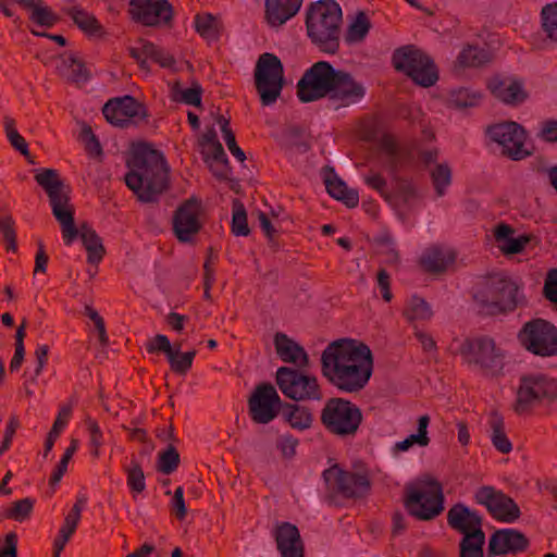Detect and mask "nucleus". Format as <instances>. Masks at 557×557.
Wrapping results in <instances>:
<instances>
[{
	"label": "nucleus",
	"instance_id": "603ef678",
	"mask_svg": "<svg viewBox=\"0 0 557 557\" xmlns=\"http://www.w3.org/2000/svg\"><path fill=\"white\" fill-rule=\"evenodd\" d=\"M34 500L26 497L14 502L12 507L5 512V517L15 521L26 520L33 510Z\"/></svg>",
	"mask_w": 557,
	"mask_h": 557
},
{
	"label": "nucleus",
	"instance_id": "864d4df0",
	"mask_svg": "<svg viewBox=\"0 0 557 557\" xmlns=\"http://www.w3.org/2000/svg\"><path fill=\"white\" fill-rule=\"evenodd\" d=\"M0 231L7 244V250L15 252L17 250L16 233L14 228V221L11 215L0 216Z\"/></svg>",
	"mask_w": 557,
	"mask_h": 557
},
{
	"label": "nucleus",
	"instance_id": "6e6552de",
	"mask_svg": "<svg viewBox=\"0 0 557 557\" xmlns=\"http://www.w3.org/2000/svg\"><path fill=\"white\" fill-rule=\"evenodd\" d=\"M326 485L325 500L336 505L337 495L344 498H361L371 490V480L367 470L347 471L337 463L325 469L322 473Z\"/></svg>",
	"mask_w": 557,
	"mask_h": 557
},
{
	"label": "nucleus",
	"instance_id": "09e8293b",
	"mask_svg": "<svg viewBox=\"0 0 557 557\" xmlns=\"http://www.w3.org/2000/svg\"><path fill=\"white\" fill-rule=\"evenodd\" d=\"M480 99V95L471 92L467 88H460L451 92L449 102L455 108L465 109L476 106Z\"/></svg>",
	"mask_w": 557,
	"mask_h": 557
},
{
	"label": "nucleus",
	"instance_id": "4be33fe9",
	"mask_svg": "<svg viewBox=\"0 0 557 557\" xmlns=\"http://www.w3.org/2000/svg\"><path fill=\"white\" fill-rule=\"evenodd\" d=\"M487 88L499 101L517 106L528 98L523 82L515 76L494 75L487 81Z\"/></svg>",
	"mask_w": 557,
	"mask_h": 557
},
{
	"label": "nucleus",
	"instance_id": "2eb2a0df",
	"mask_svg": "<svg viewBox=\"0 0 557 557\" xmlns=\"http://www.w3.org/2000/svg\"><path fill=\"white\" fill-rule=\"evenodd\" d=\"M490 139L502 147V154L519 161L531 154L524 147L527 134L516 122H502L486 128Z\"/></svg>",
	"mask_w": 557,
	"mask_h": 557
},
{
	"label": "nucleus",
	"instance_id": "de8ad7c7",
	"mask_svg": "<svg viewBox=\"0 0 557 557\" xmlns=\"http://www.w3.org/2000/svg\"><path fill=\"white\" fill-rule=\"evenodd\" d=\"M127 474V485L133 493L139 494L145 491V474L138 461L132 460L131 466L125 469Z\"/></svg>",
	"mask_w": 557,
	"mask_h": 557
},
{
	"label": "nucleus",
	"instance_id": "13d9d810",
	"mask_svg": "<svg viewBox=\"0 0 557 557\" xmlns=\"http://www.w3.org/2000/svg\"><path fill=\"white\" fill-rule=\"evenodd\" d=\"M201 95H202V87L199 83L194 82L191 84V87L182 90L180 101L195 107H201Z\"/></svg>",
	"mask_w": 557,
	"mask_h": 557
},
{
	"label": "nucleus",
	"instance_id": "774afa93",
	"mask_svg": "<svg viewBox=\"0 0 557 557\" xmlns=\"http://www.w3.org/2000/svg\"><path fill=\"white\" fill-rule=\"evenodd\" d=\"M540 137L547 143L557 141V120H548L543 123Z\"/></svg>",
	"mask_w": 557,
	"mask_h": 557
},
{
	"label": "nucleus",
	"instance_id": "e433bc0d",
	"mask_svg": "<svg viewBox=\"0 0 557 557\" xmlns=\"http://www.w3.org/2000/svg\"><path fill=\"white\" fill-rule=\"evenodd\" d=\"M485 534H467L459 542V557H484Z\"/></svg>",
	"mask_w": 557,
	"mask_h": 557
},
{
	"label": "nucleus",
	"instance_id": "bb28decb",
	"mask_svg": "<svg viewBox=\"0 0 557 557\" xmlns=\"http://www.w3.org/2000/svg\"><path fill=\"white\" fill-rule=\"evenodd\" d=\"M274 346L277 356L283 362L294 363L298 368L309 367V357L304 347L289 338L284 333H276L274 336Z\"/></svg>",
	"mask_w": 557,
	"mask_h": 557
},
{
	"label": "nucleus",
	"instance_id": "3c124183",
	"mask_svg": "<svg viewBox=\"0 0 557 557\" xmlns=\"http://www.w3.org/2000/svg\"><path fill=\"white\" fill-rule=\"evenodd\" d=\"M5 133L10 144L20 151L24 157L29 156L28 145L23 136L18 134L14 126V120L5 117L4 121Z\"/></svg>",
	"mask_w": 557,
	"mask_h": 557
},
{
	"label": "nucleus",
	"instance_id": "c03bdc74",
	"mask_svg": "<svg viewBox=\"0 0 557 557\" xmlns=\"http://www.w3.org/2000/svg\"><path fill=\"white\" fill-rule=\"evenodd\" d=\"M180 466V454L173 445L159 454L157 470L163 474L173 473Z\"/></svg>",
	"mask_w": 557,
	"mask_h": 557
},
{
	"label": "nucleus",
	"instance_id": "a18cd8bd",
	"mask_svg": "<svg viewBox=\"0 0 557 557\" xmlns=\"http://www.w3.org/2000/svg\"><path fill=\"white\" fill-rule=\"evenodd\" d=\"M370 27L371 24L366 13L359 12L347 30L346 40L348 42L361 41L369 33Z\"/></svg>",
	"mask_w": 557,
	"mask_h": 557
},
{
	"label": "nucleus",
	"instance_id": "6ab92c4d",
	"mask_svg": "<svg viewBox=\"0 0 557 557\" xmlns=\"http://www.w3.org/2000/svg\"><path fill=\"white\" fill-rule=\"evenodd\" d=\"M128 12L132 20L150 27L171 25L174 15L168 0H131Z\"/></svg>",
	"mask_w": 557,
	"mask_h": 557
},
{
	"label": "nucleus",
	"instance_id": "b1692460",
	"mask_svg": "<svg viewBox=\"0 0 557 557\" xmlns=\"http://www.w3.org/2000/svg\"><path fill=\"white\" fill-rule=\"evenodd\" d=\"M447 523L453 530L462 534V536L475 532H480V535L485 534L482 529V517L462 503H457L449 508Z\"/></svg>",
	"mask_w": 557,
	"mask_h": 557
},
{
	"label": "nucleus",
	"instance_id": "e2e57ef3",
	"mask_svg": "<svg viewBox=\"0 0 557 557\" xmlns=\"http://www.w3.org/2000/svg\"><path fill=\"white\" fill-rule=\"evenodd\" d=\"M218 140L216 131L214 127L208 128L199 139V146L201 147V154L206 162L209 161V152L207 149L215 147Z\"/></svg>",
	"mask_w": 557,
	"mask_h": 557
},
{
	"label": "nucleus",
	"instance_id": "58836bf2",
	"mask_svg": "<svg viewBox=\"0 0 557 557\" xmlns=\"http://www.w3.org/2000/svg\"><path fill=\"white\" fill-rule=\"evenodd\" d=\"M432 314L433 313L429 304L424 299L417 296H412L410 298L404 310V315L408 321L411 322L430 320Z\"/></svg>",
	"mask_w": 557,
	"mask_h": 557
},
{
	"label": "nucleus",
	"instance_id": "412c9836",
	"mask_svg": "<svg viewBox=\"0 0 557 557\" xmlns=\"http://www.w3.org/2000/svg\"><path fill=\"white\" fill-rule=\"evenodd\" d=\"M528 537L516 529L495 531L488 540L487 557H498L506 554H518L529 547Z\"/></svg>",
	"mask_w": 557,
	"mask_h": 557
},
{
	"label": "nucleus",
	"instance_id": "338daca9",
	"mask_svg": "<svg viewBox=\"0 0 557 557\" xmlns=\"http://www.w3.org/2000/svg\"><path fill=\"white\" fill-rule=\"evenodd\" d=\"M0 557H17V536L14 532L5 535L4 546L0 548Z\"/></svg>",
	"mask_w": 557,
	"mask_h": 557
},
{
	"label": "nucleus",
	"instance_id": "5fc2aeb1",
	"mask_svg": "<svg viewBox=\"0 0 557 557\" xmlns=\"http://www.w3.org/2000/svg\"><path fill=\"white\" fill-rule=\"evenodd\" d=\"M364 183L372 189L376 190L385 200L389 201V195L386 190L387 188V181L385 177L374 171L370 170L364 176H363Z\"/></svg>",
	"mask_w": 557,
	"mask_h": 557
},
{
	"label": "nucleus",
	"instance_id": "39448f33",
	"mask_svg": "<svg viewBox=\"0 0 557 557\" xmlns=\"http://www.w3.org/2000/svg\"><path fill=\"white\" fill-rule=\"evenodd\" d=\"M342 22V9L334 0L311 3L306 14L308 37L320 51L335 54L339 50Z\"/></svg>",
	"mask_w": 557,
	"mask_h": 557
},
{
	"label": "nucleus",
	"instance_id": "4c0bfd02",
	"mask_svg": "<svg viewBox=\"0 0 557 557\" xmlns=\"http://www.w3.org/2000/svg\"><path fill=\"white\" fill-rule=\"evenodd\" d=\"M195 356V349L186 352H181V344H175L174 349L168 357L171 370L177 374H186L187 371L193 366Z\"/></svg>",
	"mask_w": 557,
	"mask_h": 557
},
{
	"label": "nucleus",
	"instance_id": "dca6fc26",
	"mask_svg": "<svg viewBox=\"0 0 557 557\" xmlns=\"http://www.w3.org/2000/svg\"><path fill=\"white\" fill-rule=\"evenodd\" d=\"M284 403L270 383L258 384L248 399L251 420L257 424H268L281 412Z\"/></svg>",
	"mask_w": 557,
	"mask_h": 557
},
{
	"label": "nucleus",
	"instance_id": "5701e85b",
	"mask_svg": "<svg viewBox=\"0 0 557 557\" xmlns=\"http://www.w3.org/2000/svg\"><path fill=\"white\" fill-rule=\"evenodd\" d=\"M273 536L281 557H305V545L295 524L290 522L277 523Z\"/></svg>",
	"mask_w": 557,
	"mask_h": 557
},
{
	"label": "nucleus",
	"instance_id": "9b49d317",
	"mask_svg": "<svg viewBox=\"0 0 557 557\" xmlns=\"http://www.w3.org/2000/svg\"><path fill=\"white\" fill-rule=\"evenodd\" d=\"M557 398V381L544 374H529L520 379L515 411L529 414L534 407Z\"/></svg>",
	"mask_w": 557,
	"mask_h": 557
},
{
	"label": "nucleus",
	"instance_id": "1a4fd4ad",
	"mask_svg": "<svg viewBox=\"0 0 557 557\" xmlns=\"http://www.w3.org/2000/svg\"><path fill=\"white\" fill-rule=\"evenodd\" d=\"M362 419L361 409L350 400L341 397L327 399L320 416L324 429L342 438L355 436Z\"/></svg>",
	"mask_w": 557,
	"mask_h": 557
},
{
	"label": "nucleus",
	"instance_id": "4d7b16f0",
	"mask_svg": "<svg viewBox=\"0 0 557 557\" xmlns=\"http://www.w3.org/2000/svg\"><path fill=\"white\" fill-rule=\"evenodd\" d=\"M146 349L149 354L164 352L168 358L174 347H172L169 338L165 335L157 334L154 337L147 342Z\"/></svg>",
	"mask_w": 557,
	"mask_h": 557
},
{
	"label": "nucleus",
	"instance_id": "a878e982",
	"mask_svg": "<svg viewBox=\"0 0 557 557\" xmlns=\"http://www.w3.org/2000/svg\"><path fill=\"white\" fill-rule=\"evenodd\" d=\"M516 230L506 223H499L494 228V238L497 247L505 256L521 253L531 242V235L515 237Z\"/></svg>",
	"mask_w": 557,
	"mask_h": 557
},
{
	"label": "nucleus",
	"instance_id": "f704fd0d",
	"mask_svg": "<svg viewBox=\"0 0 557 557\" xmlns=\"http://www.w3.org/2000/svg\"><path fill=\"white\" fill-rule=\"evenodd\" d=\"M490 62V53L478 46L465 47L457 58V63L461 67H479Z\"/></svg>",
	"mask_w": 557,
	"mask_h": 557
},
{
	"label": "nucleus",
	"instance_id": "a19ab883",
	"mask_svg": "<svg viewBox=\"0 0 557 557\" xmlns=\"http://www.w3.org/2000/svg\"><path fill=\"white\" fill-rule=\"evenodd\" d=\"M541 22L547 38L557 44V2L542 8Z\"/></svg>",
	"mask_w": 557,
	"mask_h": 557
},
{
	"label": "nucleus",
	"instance_id": "72a5a7b5",
	"mask_svg": "<svg viewBox=\"0 0 557 557\" xmlns=\"http://www.w3.org/2000/svg\"><path fill=\"white\" fill-rule=\"evenodd\" d=\"M491 428V442L496 450L502 454H509L512 450V444L505 432V422L502 414L492 411L488 421Z\"/></svg>",
	"mask_w": 557,
	"mask_h": 557
},
{
	"label": "nucleus",
	"instance_id": "0eeeda50",
	"mask_svg": "<svg viewBox=\"0 0 557 557\" xmlns=\"http://www.w3.org/2000/svg\"><path fill=\"white\" fill-rule=\"evenodd\" d=\"M474 300L488 314L513 311L522 301L519 286L505 274L496 273L484 278Z\"/></svg>",
	"mask_w": 557,
	"mask_h": 557
},
{
	"label": "nucleus",
	"instance_id": "052dcab7",
	"mask_svg": "<svg viewBox=\"0 0 557 557\" xmlns=\"http://www.w3.org/2000/svg\"><path fill=\"white\" fill-rule=\"evenodd\" d=\"M171 511L174 513L176 519L184 520L187 515V509L184 500V491L182 486H178L171 500Z\"/></svg>",
	"mask_w": 557,
	"mask_h": 557
},
{
	"label": "nucleus",
	"instance_id": "cd10ccee",
	"mask_svg": "<svg viewBox=\"0 0 557 557\" xmlns=\"http://www.w3.org/2000/svg\"><path fill=\"white\" fill-rule=\"evenodd\" d=\"M302 0H265V20L272 27H280L297 14Z\"/></svg>",
	"mask_w": 557,
	"mask_h": 557
},
{
	"label": "nucleus",
	"instance_id": "0e129e2a",
	"mask_svg": "<svg viewBox=\"0 0 557 557\" xmlns=\"http://www.w3.org/2000/svg\"><path fill=\"white\" fill-rule=\"evenodd\" d=\"M302 131L298 127H290L285 133L286 145L288 148L296 147L298 150L307 151L309 146L301 140Z\"/></svg>",
	"mask_w": 557,
	"mask_h": 557
},
{
	"label": "nucleus",
	"instance_id": "79ce46f5",
	"mask_svg": "<svg viewBox=\"0 0 557 557\" xmlns=\"http://www.w3.org/2000/svg\"><path fill=\"white\" fill-rule=\"evenodd\" d=\"M435 193L438 197L445 195L451 184V169L447 163H440L430 173Z\"/></svg>",
	"mask_w": 557,
	"mask_h": 557
},
{
	"label": "nucleus",
	"instance_id": "c9c22d12",
	"mask_svg": "<svg viewBox=\"0 0 557 557\" xmlns=\"http://www.w3.org/2000/svg\"><path fill=\"white\" fill-rule=\"evenodd\" d=\"M406 75L422 87H431L438 81V71L434 62L425 66L416 64Z\"/></svg>",
	"mask_w": 557,
	"mask_h": 557
},
{
	"label": "nucleus",
	"instance_id": "c85d7f7f",
	"mask_svg": "<svg viewBox=\"0 0 557 557\" xmlns=\"http://www.w3.org/2000/svg\"><path fill=\"white\" fill-rule=\"evenodd\" d=\"M431 62H433V60L413 45L397 48L392 55L394 69L404 74L413 70L416 64L425 66V64H431Z\"/></svg>",
	"mask_w": 557,
	"mask_h": 557
},
{
	"label": "nucleus",
	"instance_id": "2f4dec72",
	"mask_svg": "<svg viewBox=\"0 0 557 557\" xmlns=\"http://www.w3.org/2000/svg\"><path fill=\"white\" fill-rule=\"evenodd\" d=\"M282 413L286 422L296 430H307L313 422V413L310 408L299 404L284 403Z\"/></svg>",
	"mask_w": 557,
	"mask_h": 557
},
{
	"label": "nucleus",
	"instance_id": "6e6d98bb",
	"mask_svg": "<svg viewBox=\"0 0 557 557\" xmlns=\"http://www.w3.org/2000/svg\"><path fill=\"white\" fill-rule=\"evenodd\" d=\"M430 423V417L428 414H423L418 420V433L411 434L407 438L410 444L413 446L414 444L419 446H428L430 443V437L428 436V426Z\"/></svg>",
	"mask_w": 557,
	"mask_h": 557
},
{
	"label": "nucleus",
	"instance_id": "680f3d73",
	"mask_svg": "<svg viewBox=\"0 0 557 557\" xmlns=\"http://www.w3.org/2000/svg\"><path fill=\"white\" fill-rule=\"evenodd\" d=\"M543 293L546 299L557 305V269H553L547 273Z\"/></svg>",
	"mask_w": 557,
	"mask_h": 557
},
{
	"label": "nucleus",
	"instance_id": "49530a36",
	"mask_svg": "<svg viewBox=\"0 0 557 557\" xmlns=\"http://www.w3.org/2000/svg\"><path fill=\"white\" fill-rule=\"evenodd\" d=\"M195 27L197 33L203 38L215 39L218 37L216 20L210 13L197 14L195 16Z\"/></svg>",
	"mask_w": 557,
	"mask_h": 557
},
{
	"label": "nucleus",
	"instance_id": "473e14b6",
	"mask_svg": "<svg viewBox=\"0 0 557 557\" xmlns=\"http://www.w3.org/2000/svg\"><path fill=\"white\" fill-rule=\"evenodd\" d=\"M65 13L73 20L75 25L85 34L97 37H101L104 35L103 27L100 25L98 20L85 10L78 7H73L66 9Z\"/></svg>",
	"mask_w": 557,
	"mask_h": 557
},
{
	"label": "nucleus",
	"instance_id": "393cba45",
	"mask_svg": "<svg viewBox=\"0 0 557 557\" xmlns=\"http://www.w3.org/2000/svg\"><path fill=\"white\" fill-rule=\"evenodd\" d=\"M323 182L329 195L344 202L348 208H355L359 203V195L355 189H348L346 183L335 173L334 168L325 165L322 169Z\"/></svg>",
	"mask_w": 557,
	"mask_h": 557
},
{
	"label": "nucleus",
	"instance_id": "c756f323",
	"mask_svg": "<svg viewBox=\"0 0 557 557\" xmlns=\"http://www.w3.org/2000/svg\"><path fill=\"white\" fill-rule=\"evenodd\" d=\"M456 260V253L440 246L428 248L420 258V264L428 273L440 274L447 270Z\"/></svg>",
	"mask_w": 557,
	"mask_h": 557
},
{
	"label": "nucleus",
	"instance_id": "f8f14e48",
	"mask_svg": "<svg viewBox=\"0 0 557 557\" xmlns=\"http://www.w3.org/2000/svg\"><path fill=\"white\" fill-rule=\"evenodd\" d=\"M255 85L262 106H271L281 96L284 86V67L273 53H262L255 67Z\"/></svg>",
	"mask_w": 557,
	"mask_h": 557
},
{
	"label": "nucleus",
	"instance_id": "4468645a",
	"mask_svg": "<svg viewBox=\"0 0 557 557\" xmlns=\"http://www.w3.org/2000/svg\"><path fill=\"white\" fill-rule=\"evenodd\" d=\"M520 345L539 357L557 355V327L547 320L532 319L525 322L517 335Z\"/></svg>",
	"mask_w": 557,
	"mask_h": 557
},
{
	"label": "nucleus",
	"instance_id": "9d476101",
	"mask_svg": "<svg viewBox=\"0 0 557 557\" xmlns=\"http://www.w3.org/2000/svg\"><path fill=\"white\" fill-rule=\"evenodd\" d=\"M302 368L281 367L275 381L284 396L299 401H321L323 392L315 375L301 371Z\"/></svg>",
	"mask_w": 557,
	"mask_h": 557
},
{
	"label": "nucleus",
	"instance_id": "ea45409f",
	"mask_svg": "<svg viewBox=\"0 0 557 557\" xmlns=\"http://www.w3.org/2000/svg\"><path fill=\"white\" fill-rule=\"evenodd\" d=\"M380 148L387 156L389 171L396 173L400 163V149L394 136L384 134L380 139Z\"/></svg>",
	"mask_w": 557,
	"mask_h": 557
},
{
	"label": "nucleus",
	"instance_id": "ddd939ff",
	"mask_svg": "<svg viewBox=\"0 0 557 557\" xmlns=\"http://www.w3.org/2000/svg\"><path fill=\"white\" fill-rule=\"evenodd\" d=\"M459 352L467 363L479 367L485 375H497L504 367V355L488 336L466 338Z\"/></svg>",
	"mask_w": 557,
	"mask_h": 557
},
{
	"label": "nucleus",
	"instance_id": "8fccbe9b",
	"mask_svg": "<svg viewBox=\"0 0 557 557\" xmlns=\"http://www.w3.org/2000/svg\"><path fill=\"white\" fill-rule=\"evenodd\" d=\"M143 53L145 57L159 63L162 67H171L175 64V60L171 54L166 53L152 42H146L143 46Z\"/></svg>",
	"mask_w": 557,
	"mask_h": 557
},
{
	"label": "nucleus",
	"instance_id": "7c9ffc66",
	"mask_svg": "<svg viewBox=\"0 0 557 557\" xmlns=\"http://www.w3.org/2000/svg\"><path fill=\"white\" fill-rule=\"evenodd\" d=\"M57 72L61 77L72 83H85L89 79V73L84 62L73 54L59 58Z\"/></svg>",
	"mask_w": 557,
	"mask_h": 557
},
{
	"label": "nucleus",
	"instance_id": "f03ea898",
	"mask_svg": "<svg viewBox=\"0 0 557 557\" xmlns=\"http://www.w3.org/2000/svg\"><path fill=\"white\" fill-rule=\"evenodd\" d=\"M35 181L48 195L52 214L60 223L65 245H71L78 236L87 251V261L98 264L106 255L102 239L96 231L87 224L76 227L74 221L75 209L71 203V188L60 178L57 170L45 169L35 175Z\"/></svg>",
	"mask_w": 557,
	"mask_h": 557
},
{
	"label": "nucleus",
	"instance_id": "bf43d9fd",
	"mask_svg": "<svg viewBox=\"0 0 557 557\" xmlns=\"http://www.w3.org/2000/svg\"><path fill=\"white\" fill-rule=\"evenodd\" d=\"M85 424L90 434V443L94 446L92 455L95 457L99 456V448L102 445V432L97 423V421L91 418L85 419Z\"/></svg>",
	"mask_w": 557,
	"mask_h": 557
},
{
	"label": "nucleus",
	"instance_id": "20e7f679",
	"mask_svg": "<svg viewBox=\"0 0 557 557\" xmlns=\"http://www.w3.org/2000/svg\"><path fill=\"white\" fill-rule=\"evenodd\" d=\"M126 186L141 202H153L169 187V166L163 154L146 143L133 147L126 160Z\"/></svg>",
	"mask_w": 557,
	"mask_h": 557
},
{
	"label": "nucleus",
	"instance_id": "aec40b11",
	"mask_svg": "<svg viewBox=\"0 0 557 557\" xmlns=\"http://www.w3.org/2000/svg\"><path fill=\"white\" fill-rule=\"evenodd\" d=\"M106 120L117 127H127L133 120L143 121L148 117L144 103L132 96L110 99L102 108Z\"/></svg>",
	"mask_w": 557,
	"mask_h": 557
},
{
	"label": "nucleus",
	"instance_id": "69168bd1",
	"mask_svg": "<svg viewBox=\"0 0 557 557\" xmlns=\"http://www.w3.org/2000/svg\"><path fill=\"white\" fill-rule=\"evenodd\" d=\"M376 278L382 293V298L387 302L391 301L393 295L391 292V276L388 272L385 269H380Z\"/></svg>",
	"mask_w": 557,
	"mask_h": 557
},
{
	"label": "nucleus",
	"instance_id": "a211bd4d",
	"mask_svg": "<svg viewBox=\"0 0 557 557\" xmlns=\"http://www.w3.org/2000/svg\"><path fill=\"white\" fill-rule=\"evenodd\" d=\"M474 500L485 506L496 520L511 523L520 518L521 512L516 502L494 486L479 487L474 493Z\"/></svg>",
	"mask_w": 557,
	"mask_h": 557
},
{
	"label": "nucleus",
	"instance_id": "f3484780",
	"mask_svg": "<svg viewBox=\"0 0 557 557\" xmlns=\"http://www.w3.org/2000/svg\"><path fill=\"white\" fill-rule=\"evenodd\" d=\"M203 213L202 202L191 196L181 203L173 214V232L181 243H191L202 228L200 216Z\"/></svg>",
	"mask_w": 557,
	"mask_h": 557
},
{
	"label": "nucleus",
	"instance_id": "423d86ee",
	"mask_svg": "<svg viewBox=\"0 0 557 557\" xmlns=\"http://www.w3.org/2000/svg\"><path fill=\"white\" fill-rule=\"evenodd\" d=\"M442 483L433 476H424L417 485L405 490L404 506L407 512L420 521H431L445 509Z\"/></svg>",
	"mask_w": 557,
	"mask_h": 557
},
{
	"label": "nucleus",
	"instance_id": "f257e3e1",
	"mask_svg": "<svg viewBox=\"0 0 557 557\" xmlns=\"http://www.w3.org/2000/svg\"><path fill=\"white\" fill-rule=\"evenodd\" d=\"M372 372V351L362 342L341 338L330 343L322 351L321 373L341 392H360L368 384Z\"/></svg>",
	"mask_w": 557,
	"mask_h": 557
},
{
	"label": "nucleus",
	"instance_id": "37998d69",
	"mask_svg": "<svg viewBox=\"0 0 557 557\" xmlns=\"http://www.w3.org/2000/svg\"><path fill=\"white\" fill-rule=\"evenodd\" d=\"M231 228L235 236H248L250 234L246 209L238 199L233 201V218Z\"/></svg>",
	"mask_w": 557,
	"mask_h": 557
},
{
	"label": "nucleus",
	"instance_id": "7ed1b4c3",
	"mask_svg": "<svg viewBox=\"0 0 557 557\" xmlns=\"http://www.w3.org/2000/svg\"><path fill=\"white\" fill-rule=\"evenodd\" d=\"M296 88L297 97L304 103L329 98L342 107H348L366 95L364 86L349 72L335 69L327 61H318L307 69Z\"/></svg>",
	"mask_w": 557,
	"mask_h": 557
}]
</instances>
